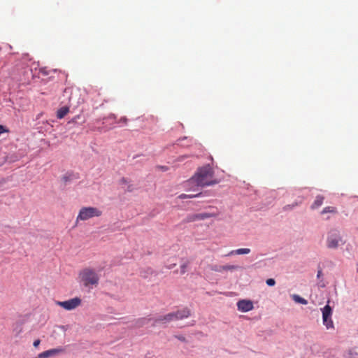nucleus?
Segmentation results:
<instances>
[{
	"instance_id": "1",
	"label": "nucleus",
	"mask_w": 358,
	"mask_h": 358,
	"mask_svg": "<svg viewBox=\"0 0 358 358\" xmlns=\"http://www.w3.org/2000/svg\"><path fill=\"white\" fill-rule=\"evenodd\" d=\"M213 168L210 165H206L198 169L195 174L189 179V183L201 187L213 185L218 183L217 180L213 179Z\"/></svg>"
},
{
	"instance_id": "2",
	"label": "nucleus",
	"mask_w": 358,
	"mask_h": 358,
	"mask_svg": "<svg viewBox=\"0 0 358 358\" xmlns=\"http://www.w3.org/2000/svg\"><path fill=\"white\" fill-rule=\"evenodd\" d=\"M79 282L85 287H96L99 282V275L90 267L82 269L78 273Z\"/></svg>"
},
{
	"instance_id": "3",
	"label": "nucleus",
	"mask_w": 358,
	"mask_h": 358,
	"mask_svg": "<svg viewBox=\"0 0 358 358\" xmlns=\"http://www.w3.org/2000/svg\"><path fill=\"white\" fill-rule=\"evenodd\" d=\"M344 241L340 231L336 229L329 230L327 235V246L329 249H336L339 245H343Z\"/></svg>"
},
{
	"instance_id": "4",
	"label": "nucleus",
	"mask_w": 358,
	"mask_h": 358,
	"mask_svg": "<svg viewBox=\"0 0 358 358\" xmlns=\"http://www.w3.org/2000/svg\"><path fill=\"white\" fill-rule=\"evenodd\" d=\"M102 211L95 207H83L80 208L79 213L76 217V221H85L95 217H100Z\"/></svg>"
},
{
	"instance_id": "5",
	"label": "nucleus",
	"mask_w": 358,
	"mask_h": 358,
	"mask_svg": "<svg viewBox=\"0 0 358 358\" xmlns=\"http://www.w3.org/2000/svg\"><path fill=\"white\" fill-rule=\"evenodd\" d=\"M56 304L66 310L76 309L81 304V299L79 297H75L64 301H56Z\"/></svg>"
},
{
	"instance_id": "6",
	"label": "nucleus",
	"mask_w": 358,
	"mask_h": 358,
	"mask_svg": "<svg viewBox=\"0 0 358 358\" xmlns=\"http://www.w3.org/2000/svg\"><path fill=\"white\" fill-rule=\"evenodd\" d=\"M323 324L327 329H333L334 323L331 320L332 310L329 304H327L322 309Z\"/></svg>"
},
{
	"instance_id": "7",
	"label": "nucleus",
	"mask_w": 358,
	"mask_h": 358,
	"mask_svg": "<svg viewBox=\"0 0 358 358\" xmlns=\"http://www.w3.org/2000/svg\"><path fill=\"white\" fill-rule=\"evenodd\" d=\"M64 352V350L62 348H53L38 354L37 358H49L50 357L57 356Z\"/></svg>"
},
{
	"instance_id": "8",
	"label": "nucleus",
	"mask_w": 358,
	"mask_h": 358,
	"mask_svg": "<svg viewBox=\"0 0 358 358\" xmlns=\"http://www.w3.org/2000/svg\"><path fill=\"white\" fill-rule=\"evenodd\" d=\"M237 307L238 310L245 313L252 310L254 306L250 300L243 299L237 303Z\"/></svg>"
},
{
	"instance_id": "9",
	"label": "nucleus",
	"mask_w": 358,
	"mask_h": 358,
	"mask_svg": "<svg viewBox=\"0 0 358 358\" xmlns=\"http://www.w3.org/2000/svg\"><path fill=\"white\" fill-rule=\"evenodd\" d=\"M175 315L173 313H169L165 315L160 316L154 320V325L157 324H167L172 321H176Z\"/></svg>"
},
{
	"instance_id": "10",
	"label": "nucleus",
	"mask_w": 358,
	"mask_h": 358,
	"mask_svg": "<svg viewBox=\"0 0 358 358\" xmlns=\"http://www.w3.org/2000/svg\"><path fill=\"white\" fill-rule=\"evenodd\" d=\"M173 314L176 316V320H183L190 316L191 310L188 308H184L173 312Z\"/></svg>"
},
{
	"instance_id": "11",
	"label": "nucleus",
	"mask_w": 358,
	"mask_h": 358,
	"mask_svg": "<svg viewBox=\"0 0 358 358\" xmlns=\"http://www.w3.org/2000/svg\"><path fill=\"white\" fill-rule=\"evenodd\" d=\"M238 268L237 266L234 265H225V266H218L215 265L212 266V270L216 272H222L224 271H234Z\"/></svg>"
},
{
	"instance_id": "12",
	"label": "nucleus",
	"mask_w": 358,
	"mask_h": 358,
	"mask_svg": "<svg viewBox=\"0 0 358 358\" xmlns=\"http://www.w3.org/2000/svg\"><path fill=\"white\" fill-rule=\"evenodd\" d=\"M23 332V327L22 323L21 322H15L13 324V333L15 336H19Z\"/></svg>"
},
{
	"instance_id": "13",
	"label": "nucleus",
	"mask_w": 358,
	"mask_h": 358,
	"mask_svg": "<svg viewBox=\"0 0 358 358\" xmlns=\"http://www.w3.org/2000/svg\"><path fill=\"white\" fill-rule=\"evenodd\" d=\"M191 262L189 259H182L181 264H180V274L183 275L185 274L189 268V266L190 265Z\"/></svg>"
},
{
	"instance_id": "14",
	"label": "nucleus",
	"mask_w": 358,
	"mask_h": 358,
	"mask_svg": "<svg viewBox=\"0 0 358 358\" xmlns=\"http://www.w3.org/2000/svg\"><path fill=\"white\" fill-rule=\"evenodd\" d=\"M69 112V108L67 106L60 108L57 112V117L58 119H62Z\"/></svg>"
},
{
	"instance_id": "15",
	"label": "nucleus",
	"mask_w": 358,
	"mask_h": 358,
	"mask_svg": "<svg viewBox=\"0 0 358 358\" xmlns=\"http://www.w3.org/2000/svg\"><path fill=\"white\" fill-rule=\"evenodd\" d=\"M250 252V249L249 248H240L234 250H231L228 255H247Z\"/></svg>"
},
{
	"instance_id": "16",
	"label": "nucleus",
	"mask_w": 358,
	"mask_h": 358,
	"mask_svg": "<svg viewBox=\"0 0 358 358\" xmlns=\"http://www.w3.org/2000/svg\"><path fill=\"white\" fill-rule=\"evenodd\" d=\"M324 199V198L323 196H322V195L317 196L315 201L313 202V203L311 206V208L315 209V208H317L318 207H320L323 203Z\"/></svg>"
},
{
	"instance_id": "17",
	"label": "nucleus",
	"mask_w": 358,
	"mask_h": 358,
	"mask_svg": "<svg viewBox=\"0 0 358 358\" xmlns=\"http://www.w3.org/2000/svg\"><path fill=\"white\" fill-rule=\"evenodd\" d=\"M213 216H214V215L211 214V213H202L196 214L194 216V219L193 220H206V219L212 217Z\"/></svg>"
},
{
	"instance_id": "18",
	"label": "nucleus",
	"mask_w": 358,
	"mask_h": 358,
	"mask_svg": "<svg viewBox=\"0 0 358 358\" xmlns=\"http://www.w3.org/2000/svg\"><path fill=\"white\" fill-rule=\"evenodd\" d=\"M292 299L297 303H301L303 305H306L308 303V301L298 294H292Z\"/></svg>"
},
{
	"instance_id": "19",
	"label": "nucleus",
	"mask_w": 358,
	"mask_h": 358,
	"mask_svg": "<svg viewBox=\"0 0 358 358\" xmlns=\"http://www.w3.org/2000/svg\"><path fill=\"white\" fill-rule=\"evenodd\" d=\"M336 213V208L333 206L325 207L322 210V214H324V213Z\"/></svg>"
},
{
	"instance_id": "20",
	"label": "nucleus",
	"mask_w": 358,
	"mask_h": 358,
	"mask_svg": "<svg viewBox=\"0 0 358 358\" xmlns=\"http://www.w3.org/2000/svg\"><path fill=\"white\" fill-rule=\"evenodd\" d=\"M266 284L268 285V286H273L275 285V281L274 279L273 278H268L266 280Z\"/></svg>"
},
{
	"instance_id": "21",
	"label": "nucleus",
	"mask_w": 358,
	"mask_h": 358,
	"mask_svg": "<svg viewBox=\"0 0 358 358\" xmlns=\"http://www.w3.org/2000/svg\"><path fill=\"white\" fill-rule=\"evenodd\" d=\"M40 343H41V341H40L39 339H37V340H35V341H34L33 345H34V346L35 348H37V347L39 345Z\"/></svg>"
},
{
	"instance_id": "22",
	"label": "nucleus",
	"mask_w": 358,
	"mask_h": 358,
	"mask_svg": "<svg viewBox=\"0 0 358 358\" xmlns=\"http://www.w3.org/2000/svg\"><path fill=\"white\" fill-rule=\"evenodd\" d=\"M201 193H198L196 194H187L188 199L194 198L198 196Z\"/></svg>"
},
{
	"instance_id": "23",
	"label": "nucleus",
	"mask_w": 358,
	"mask_h": 358,
	"mask_svg": "<svg viewBox=\"0 0 358 358\" xmlns=\"http://www.w3.org/2000/svg\"><path fill=\"white\" fill-rule=\"evenodd\" d=\"M179 198L184 199H188V196H187V194H182L179 196Z\"/></svg>"
},
{
	"instance_id": "24",
	"label": "nucleus",
	"mask_w": 358,
	"mask_h": 358,
	"mask_svg": "<svg viewBox=\"0 0 358 358\" xmlns=\"http://www.w3.org/2000/svg\"><path fill=\"white\" fill-rule=\"evenodd\" d=\"M120 183H121V184H126V183H127V179H126V178H122L120 180Z\"/></svg>"
},
{
	"instance_id": "25",
	"label": "nucleus",
	"mask_w": 358,
	"mask_h": 358,
	"mask_svg": "<svg viewBox=\"0 0 358 358\" xmlns=\"http://www.w3.org/2000/svg\"><path fill=\"white\" fill-rule=\"evenodd\" d=\"M80 117V115H77L75 117H73L71 120L72 122H76V120L78 119Z\"/></svg>"
},
{
	"instance_id": "26",
	"label": "nucleus",
	"mask_w": 358,
	"mask_h": 358,
	"mask_svg": "<svg viewBox=\"0 0 358 358\" xmlns=\"http://www.w3.org/2000/svg\"><path fill=\"white\" fill-rule=\"evenodd\" d=\"M120 121H121V122H124V123H127V119L126 117H122V118L120 119Z\"/></svg>"
},
{
	"instance_id": "27",
	"label": "nucleus",
	"mask_w": 358,
	"mask_h": 358,
	"mask_svg": "<svg viewBox=\"0 0 358 358\" xmlns=\"http://www.w3.org/2000/svg\"><path fill=\"white\" fill-rule=\"evenodd\" d=\"M63 180H65V181H67L69 180V178L65 176L63 177Z\"/></svg>"
},
{
	"instance_id": "28",
	"label": "nucleus",
	"mask_w": 358,
	"mask_h": 358,
	"mask_svg": "<svg viewBox=\"0 0 358 358\" xmlns=\"http://www.w3.org/2000/svg\"><path fill=\"white\" fill-rule=\"evenodd\" d=\"M178 338L180 340V341H185V338L183 336H181V337H178Z\"/></svg>"
},
{
	"instance_id": "29",
	"label": "nucleus",
	"mask_w": 358,
	"mask_h": 358,
	"mask_svg": "<svg viewBox=\"0 0 358 358\" xmlns=\"http://www.w3.org/2000/svg\"><path fill=\"white\" fill-rule=\"evenodd\" d=\"M131 190H132V189H131V188H130V186H129V187H128V191H129V192H130V191H131Z\"/></svg>"
},
{
	"instance_id": "30",
	"label": "nucleus",
	"mask_w": 358,
	"mask_h": 358,
	"mask_svg": "<svg viewBox=\"0 0 358 358\" xmlns=\"http://www.w3.org/2000/svg\"><path fill=\"white\" fill-rule=\"evenodd\" d=\"M162 169H164V170H167V168H166V167H162Z\"/></svg>"
}]
</instances>
